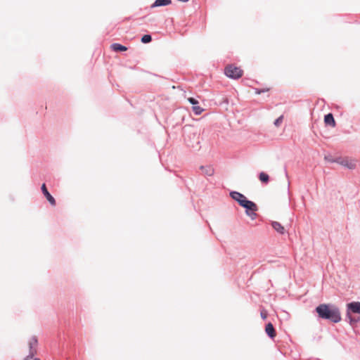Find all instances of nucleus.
<instances>
[{
	"label": "nucleus",
	"mask_w": 360,
	"mask_h": 360,
	"mask_svg": "<svg viewBox=\"0 0 360 360\" xmlns=\"http://www.w3.org/2000/svg\"><path fill=\"white\" fill-rule=\"evenodd\" d=\"M41 191H42L43 194L44 195V196L46 197V200L49 202V203L52 206H55L56 200H55L54 198L48 191L45 184H43L41 186Z\"/></svg>",
	"instance_id": "nucleus-6"
},
{
	"label": "nucleus",
	"mask_w": 360,
	"mask_h": 360,
	"mask_svg": "<svg viewBox=\"0 0 360 360\" xmlns=\"http://www.w3.org/2000/svg\"><path fill=\"white\" fill-rule=\"evenodd\" d=\"M283 115H281L278 118H277L275 122H274V125L276 127H280V125L281 124V123L283 122Z\"/></svg>",
	"instance_id": "nucleus-16"
},
{
	"label": "nucleus",
	"mask_w": 360,
	"mask_h": 360,
	"mask_svg": "<svg viewBox=\"0 0 360 360\" xmlns=\"http://www.w3.org/2000/svg\"><path fill=\"white\" fill-rule=\"evenodd\" d=\"M33 360H40L39 358H34Z\"/></svg>",
	"instance_id": "nucleus-23"
},
{
	"label": "nucleus",
	"mask_w": 360,
	"mask_h": 360,
	"mask_svg": "<svg viewBox=\"0 0 360 360\" xmlns=\"http://www.w3.org/2000/svg\"><path fill=\"white\" fill-rule=\"evenodd\" d=\"M259 179L262 183L267 184L269 180V176L267 174L261 172L259 175Z\"/></svg>",
	"instance_id": "nucleus-12"
},
{
	"label": "nucleus",
	"mask_w": 360,
	"mask_h": 360,
	"mask_svg": "<svg viewBox=\"0 0 360 360\" xmlns=\"http://www.w3.org/2000/svg\"><path fill=\"white\" fill-rule=\"evenodd\" d=\"M277 233L283 234L285 232V226H273Z\"/></svg>",
	"instance_id": "nucleus-17"
},
{
	"label": "nucleus",
	"mask_w": 360,
	"mask_h": 360,
	"mask_svg": "<svg viewBox=\"0 0 360 360\" xmlns=\"http://www.w3.org/2000/svg\"><path fill=\"white\" fill-rule=\"evenodd\" d=\"M231 198L237 201L243 207L245 208L246 214L251 218L255 219L257 217V205L252 201L248 200L242 193L237 191H232L230 193Z\"/></svg>",
	"instance_id": "nucleus-2"
},
{
	"label": "nucleus",
	"mask_w": 360,
	"mask_h": 360,
	"mask_svg": "<svg viewBox=\"0 0 360 360\" xmlns=\"http://www.w3.org/2000/svg\"><path fill=\"white\" fill-rule=\"evenodd\" d=\"M171 0H156L152 7L167 6L171 4Z\"/></svg>",
	"instance_id": "nucleus-11"
},
{
	"label": "nucleus",
	"mask_w": 360,
	"mask_h": 360,
	"mask_svg": "<svg viewBox=\"0 0 360 360\" xmlns=\"http://www.w3.org/2000/svg\"><path fill=\"white\" fill-rule=\"evenodd\" d=\"M324 122L326 125H329L332 127H335L336 124L333 115L331 113L325 115Z\"/></svg>",
	"instance_id": "nucleus-8"
},
{
	"label": "nucleus",
	"mask_w": 360,
	"mask_h": 360,
	"mask_svg": "<svg viewBox=\"0 0 360 360\" xmlns=\"http://www.w3.org/2000/svg\"><path fill=\"white\" fill-rule=\"evenodd\" d=\"M200 169L203 170L204 173L208 176H212L214 173L213 169L210 167H205L202 166Z\"/></svg>",
	"instance_id": "nucleus-13"
},
{
	"label": "nucleus",
	"mask_w": 360,
	"mask_h": 360,
	"mask_svg": "<svg viewBox=\"0 0 360 360\" xmlns=\"http://www.w3.org/2000/svg\"><path fill=\"white\" fill-rule=\"evenodd\" d=\"M265 331H266V334L268 335V336H269V337H270L271 338H274V337H275V335H276L275 330H274V326H273V324H272V323H269L266 326Z\"/></svg>",
	"instance_id": "nucleus-9"
},
{
	"label": "nucleus",
	"mask_w": 360,
	"mask_h": 360,
	"mask_svg": "<svg viewBox=\"0 0 360 360\" xmlns=\"http://www.w3.org/2000/svg\"><path fill=\"white\" fill-rule=\"evenodd\" d=\"M225 74L227 77L232 79H238L243 75V70L238 68L232 65H228L225 68Z\"/></svg>",
	"instance_id": "nucleus-4"
},
{
	"label": "nucleus",
	"mask_w": 360,
	"mask_h": 360,
	"mask_svg": "<svg viewBox=\"0 0 360 360\" xmlns=\"http://www.w3.org/2000/svg\"><path fill=\"white\" fill-rule=\"evenodd\" d=\"M152 40L151 36L149 34H145L141 38V41L144 44L149 43Z\"/></svg>",
	"instance_id": "nucleus-15"
},
{
	"label": "nucleus",
	"mask_w": 360,
	"mask_h": 360,
	"mask_svg": "<svg viewBox=\"0 0 360 360\" xmlns=\"http://www.w3.org/2000/svg\"><path fill=\"white\" fill-rule=\"evenodd\" d=\"M334 162H338L340 165H342L349 169H353L356 166V160L349 158H340Z\"/></svg>",
	"instance_id": "nucleus-5"
},
{
	"label": "nucleus",
	"mask_w": 360,
	"mask_h": 360,
	"mask_svg": "<svg viewBox=\"0 0 360 360\" xmlns=\"http://www.w3.org/2000/svg\"><path fill=\"white\" fill-rule=\"evenodd\" d=\"M188 101H189L190 103H191L193 105H197L198 103V101L197 100H195V98H188Z\"/></svg>",
	"instance_id": "nucleus-18"
},
{
	"label": "nucleus",
	"mask_w": 360,
	"mask_h": 360,
	"mask_svg": "<svg viewBox=\"0 0 360 360\" xmlns=\"http://www.w3.org/2000/svg\"><path fill=\"white\" fill-rule=\"evenodd\" d=\"M315 311L319 318L334 323H339L342 319L340 309L334 304H321L316 307Z\"/></svg>",
	"instance_id": "nucleus-1"
},
{
	"label": "nucleus",
	"mask_w": 360,
	"mask_h": 360,
	"mask_svg": "<svg viewBox=\"0 0 360 360\" xmlns=\"http://www.w3.org/2000/svg\"><path fill=\"white\" fill-rule=\"evenodd\" d=\"M37 345V339L36 337H32L30 341H29V347H30V352H29V357H33L34 355L36 353V346Z\"/></svg>",
	"instance_id": "nucleus-7"
},
{
	"label": "nucleus",
	"mask_w": 360,
	"mask_h": 360,
	"mask_svg": "<svg viewBox=\"0 0 360 360\" xmlns=\"http://www.w3.org/2000/svg\"><path fill=\"white\" fill-rule=\"evenodd\" d=\"M261 316L262 317V319H266V315L264 314L263 313H261Z\"/></svg>",
	"instance_id": "nucleus-21"
},
{
	"label": "nucleus",
	"mask_w": 360,
	"mask_h": 360,
	"mask_svg": "<svg viewBox=\"0 0 360 360\" xmlns=\"http://www.w3.org/2000/svg\"><path fill=\"white\" fill-rule=\"evenodd\" d=\"M193 111L195 115H200L203 112V108H202L200 106L197 105H194L193 106Z\"/></svg>",
	"instance_id": "nucleus-14"
},
{
	"label": "nucleus",
	"mask_w": 360,
	"mask_h": 360,
	"mask_svg": "<svg viewBox=\"0 0 360 360\" xmlns=\"http://www.w3.org/2000/svg\"><path fill=\"white\" fill-rule=\"evenodd\" d=\"M111 49L114 51H125L127 50V48L122 44H117V43H115V44H112L111 45Z\"/></svg>",
	"instance_id": "nucleus-10"
},
{
	"label": "nucleus",
	"mask_w": 360,
	"mask_h": 360,
	"mask_svg": "<svg viewBox=\"0 0 360 360\" xmlns=\"http://www.w3.org/2000/svg\"><path fill=\"white\" fill-rule=\"evenodd\" d=\"M268 90H269L268 89H256L255 93L257 94H262L263 92L267 91Z\"/></svg>",
	"instance_id": "nucleus-19"
},
{
	"label": "nucleus",
	"mask_w": 360,
	"mask_h": 360,
	"mask_svg": "<svg viewBox=\"0 0 360 360\" xmlns=\"http://www.w3.org/2000/svg\"><path fill=\"white\" fill-rule=\"evenodd\" d=\"M33 357H29V355H27L24 360H30L31 359H32Z\"/></svg>",
	"instance_id": "nucleus-20"
},
{
	"label": "nucleus",
	"mask_w": 360,
	"mask_h": 360,
	"mask_svg": "<svg viewBox=\"0 0 360 360\" xmlns=\"http://www.w3.org/2000/svg\"><path fill=\"white\" fill-rule=\"evenodd\" d=\"M346 321L352 326L360 321V302H352L346 304Z\"/></svg>",
	"instance_id": "nucleus-3"
},
{
	"label": "nucleus",
	"mask_w": 360,
	"mask_h": 360,
	"mask_svg": "<svg viewBox=\"0 0 360 360\" xmlns=\"http://www.w3.org/2000/svg\"><path fill=\"white\" fill-rule=\"evenodd\" d=\"M271 225L277 226V225H280V224L278 222H274Z\"/></svg>",
	"instance_id": "nucleus-22"
}]
</instances>
